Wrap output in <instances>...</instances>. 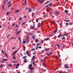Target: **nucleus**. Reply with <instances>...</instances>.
Returning a JSON list of instances; mask_svg holds the SVG:
<instances>
[{
	"instance_id": "nucleus-31",
	"label": "nucleus",
	"mask_w": 73,
	"mask_h": 73,
	"mask_svg": "<svg viewBox=\"0 0 73 73\" xmlns=\"http://www.w3.org/2000/svg\"><path fill=\"white\" fill-rule=\"evenodd\" d=\"M35 58V56H33V58H32V60H33L34 59V58Z\"/></svg>"
},
{
	"instance_id": "nucleus-23",
	"label": "nucleus",
	"mask_w": 73,
	"mask_h": 73,
	"mask_svg": "<svg viewBox=\"0 0 73 73\" xmlns=\"http://www.w3.org/2000/svg\"><path fill=\"white\" fill-rule=\"evenodd\" d=\"M64 12H65V13H68V10H65Z\"/></svg>"
},
{
	"instance_id": "nucleus-33",
	"label": "nucleus",
	"mask_w": 73,
	"mask_h": 73,
	"mask_svg": "<svg viewBox=\"0 0 73 73\" xmlns=\"http://www.w3.org/2000/svg\"><path fill=\"white\" fill-rule=\"evenodd\" d=\"M2 9H4V5H2Z\"/></svg>"
},
{
	"instance_id": "nucleus-11",
	"label": "nucleus",
	"mask_w": 73,
	"mask_h": 73,
	"mask_svg": "<svg viewBox=\"0 0 73 73\" xmlns=\"http://www.w3.org/2000/svg\"><path fill=\"white\" fill-rule=\"evenodd\" d=\"M8 66H9V67H12V65L11 64H9L8 65Z\"/></svg>"
},
{
	"instance_id": "nucleus-61",
	"label": "nucleus",
	"mask_w": 73,
	"mask_h": 73,
	"mask_svg": "<svg viewBox=\"0 0 73 73\" xmlns=\"http://www.w3.org/2000/svg\"><path fill=\"white\" fill-rule=\"evenodd\" d=\"M33 15H34V13H32V17H33Z\"/></svg>"
},
{
	"instance_id": "nucleus-7",
	"label": "nucleus",
	"mask_w": 73,
	"mask_h": 73,
	"mask_svg": "<svg viewBox=\"0 0 73 73\" xmlns=\"http://www.w3.org/2000/svg\"><path fill=\"white\" fill-rule=\"evenodd\" d=\"M21 31V30H20L19 31H18L17 33L16 34V35H18V34H19V33H20Z\"/></svg>"
},
{
	"instance_id": "nucleus-45",
	"label": "nucleus",
	"mask_w": 73,
	"mask_h": 73,
	"mask_svg": "<svg viewBox=\"0 0 73 73\" xmlns=\"http://www.w3.org/2000/svg\"><path fill=\"white\" fill-rule=\"evenodd\" d=\"M25 5H26V4H27V2H26V0H25Z\"/></svg>"
},
{
	"instance_id": "nucleus-36",
	"label": "nucleus",
	"mask_w": 73,
	"mask_h": 73,
	"mask_svg": "<svg viewBox=\"0 0 73 73\" xmlns=\"http://www.w3.org/2000/svg\"><path fill=\"white\" fill-rule=\"evenodd\" d=\"M28 35H33V34H31V33H28Z\"/></svg>"
},
{
	"instance_id": "nucleus-35",
	"label": "nucleus",
	"mask_w": 73,
	"mask_h": 73,
	"mask_svg": "<svg viewBox=\"0 0 73 73\" xmlns=\"http://www.w3.org/2000/svg\"><path fill=\"white\" fill-rule=\"evenodd\" d=\"M19 65H20V64H18L16 65V66H19Z\"/></svg>"
},
{
	"instance_id": "nucleus-8",
	"label": "nucleus",
	"mask_w": 73,
	"mask_h": 73,
	"mask_svg": "<svg viewBox=\"0 0 73 73\" xmlns=\"http://www.w3.org/2000/svg\"><path fill=\"white\" fill-rule=\"evenodd\" d=\"M57 31H58V29H56V30H55L53 32V33H56V32H57Z\"/></svg>"
},
{
	"instance_id": "nucleus-43",
	"label": "nucleus",
	"mask_w": 73,
	"mask_h": 73,
	"mask_svg": "<svg viewBox=\"0 0 73 73\" xmlns=\"http://www.w3.org/2000/svg\"><path fill=\"white\" fill-rule=\"evenodd\" d=\"M69 34H64L63 36H65V35H68Z\"/></svg>"
},
{
	"instance_id": "nucleus-29",
	"label": "nucleus",
	"mask_w": 73,
	"mask_h": 73,
	"mask_svg": "<svg viewBox=\"0 0 73 73\" xmlns=\"http://www.w3.org/2000/svg\"><path fill=\"white\" fill-rule=\"evenodd\" d=\"M23 44H25L26 43V41H24L23 42Z\"/></svg>"
},
{
	"instance_id": "nucleus-18",
	"label": "nucleus",
	"mask_w": 73,
	"mask_h": 73,
	"mask_svg": "<svg viewBox=\"0 0 73 73\" xmlns=\"http://www.w3.org/2000/svg\"><path fill=\"white\" fill-rule=\"evenodd\" d=\"M19 12V10H17L15 11V13H17V12Z\"/></svg>"
},
{
	"instance_id": "nucleus-20",
	"label": "nucleus",
	"mask_w": 73,
	"mask_h": 73,
	"mask_svg": "<svg viewBox=\"0 0 73 73\" xmlns=\"http://www.w3.org/2000/svg\"><path fill=\"white\" fill-rule=\"evenodd\" d=\"M44 1V0L43 1H39V2L40 3H43Z\"/></svg>"
},
{
	"instance_id": "nucleus-28",
	"label": "nucleus",
	"mask_w": 73,
	"mask_h": 73,
	"mask_svg": "<svg viewBox=\"0 0 73 73\" xmlns=\"http://www.w3.org/2000/svg\"><path fill=\"white\" fill-rule=\"evenodd\" d=\"M27 56H24L23 58V59H24L25 58H27Z\"/></svg>"
},
{
	"instance_id": "nucleus-38",
	"label": "nucleus",
	"mask_w": 73,
	"mask_h": 73,
	"mask_svg": "<svg viewBox=\"0 0 73 73\" xmlns=\"http://www.w3.org/2000/svg\"><path fill=\"white\" fill-rule=\"evenodd\" d=\"M23 53L24 55H27V53L25 52H24Z\"/></svg>"
},
{
	"instance_id": "nucleus-12",
	"label": "nucleus",
	"mask_w": 73,
	"mask_h": 73,
	"mask_svg": "<svg viewBox=\"0 0 73 73\" xmlns=\"http://www.w3.org/2000/svg\"><path fill=\"white\" fill-rule=\"evenodd\" d=\"M52 52H51L50 53L48 54V53H47L46 54H47V55H48V56H50V54H52Z\"/></svg>"
},
{
	"instance_id": "nucleus-41",
	"label": "nucleus",
	"mask_w": 73,
	"mask_h": 73,
	"mask_svg": "<svg viewBox=\"0 0 73 73\" xmlns=\"http://www.w3.org/2000/svg\"><path fill=\"white\" fill-rule=\"evenodd\" d=\"M44 40L42 41L41 42V44H42L43 43H44Z\"/></svg>"
},
{
	"instance_id": "nucleus-13",
	"label": "nucleus",
	"mask_w": 73,
	"mask_h": 73,
	"mask_svg": "<svg viewBox=\"0 0 73 73\" xmlns=\"http://www.w3.org/2000/svg\"><path fill=\"white\" fill-rule=\"evenodd\" d=\"M44 39V40H45V41H47V40H48L49 39V38H47L46 39L45 38Z\"/></svg>"
},
{
	"instance_id": "nucleus-15",
	"label": "nucleus",
	"mask_w": 73,
	"mask_h": 73,
	"mask_svg": "<svg viewBox=\"0 0 73 73\" xmlns=\"http://www.w3.org/2000/svg\"><path fill=\"white\" fill-rule=\"evenodd\" d=\"M50 7H52V3H50V4L48 5Z\"/></svg>"
},
{
	"instance_id": "nucleus-26",
	"label": "nucleus",
	"mask_w": 73,
	"mask_h": 73,
	"mask_svg": "<svg viewBox=\"0 0 73 73\" xmlns=\"http://www.w3.org/2000/svg\"><path fill=\"white\" fill-rule=\"evenodd\" d=\"M32 37H33V39L35 38V36H34V35L32 36Z\"/></svg>"
},
{
	"instance_id": "nucleus-58",
	"label": "nucleus",
	"mask_w": 73,
	"mask_h": 73,
	"mask_svg": "<svg viewBox=\"0 0 73 73\" xmlns=\"http://www.w3.org/2000/svg\"><path fill=\"white\" fill-rule=\"evenodd\" d=\"M35 48L31 49V51H33V50H35Z\"/></svg>"
},
{
	"instance_id": "nucleus-22",
	"label": "nucleus",
	"mask_w": 73,
	"mask_h": 73,
	"mask_svg": "<svg viewBox=\"0 0 73 73\" xmlns=\"http://www.w3.org/2000/svg\"><path fill=\"white\" fill-rule=\"evenodd\" d=\"M0 67L1 68H3V64H1V65H0Z\"/></svg>"
},
{
	"instance_id": "nucleus-14",
	"label": "nucleus",
	"mask_w": 73,
	"mask_h": 73,
	"mask_svg": "<svg viewBox=\"0 0 73 73\" xmlns=\"http://www.w3.org/2000/svg\"><path fill=\"white\" fill-rule=\"evenodd\" d=\"M29 11H30V12H32V10L29 8Z\"/></svg>"
},
{
	"instance_id": "nucleus-9",
	"label": "nucleus",
	"mask_w": 73,
	"mask_h": 73,
	"mask_svg": "<svg viewBox=\"0 0 73 73\" xmlns=\"http://www.w3.org/2000/svg\"><path fill=\"white\" fill-rule=\"evenodd\" d=\"M31 29H33L34 28H35V27H34L33 26H31Z\"/></svg>"
},
{
	"instance_id": "nucleus-19",
	"label": "nucleus",
	"mask_w": 73,
	"mask_h": 73,
	"mask_svg": "<svg viewBox=\"0 0 73 73\" xmlns=\"http://www.w3.org/2000/svg\"><path fill=\"white\" fill-rule=\"evenodd\" d=\"M41 45V44L39 43V44H36V45L38 47V46H39V45Z\"/></svg>"
},
{
	"instance_id": "nucleus-17",
	"label": "nucleus",
	"mask_w": 73,
	"mask_h": 73,
	"mask_svg": "<svg viewBox=\"0 0 73 73\" xmlns=\"http://www.w3.org/2000/svg\"><path fill=\"white\" fill-rule=\"evenodd\" d=\"M33 64L34 65V66H36V64H35V62H33Z\"/></svg>"
},
{
	"instance_id": "nucleus-46",
	"label": "nucleus",
	"mask_w": 73,
	"mask_h": 73,
	"mask_svg": "<svg viewBox=\"0 0 73 73\" xmlns=\"http://www.w3.org/2000/svg\"><path fill=\"white\" fill-rule=\"evenodd\" d=\"M56 45H57V46L58 47V48H60V46H59V45H58V44H57Z\"/></svg>"
},
{
	"instance_id": "nucleus-21",
	"label": "nucleus",
	"mask_w": 73,
	"mask_h": 73,
	"mask_svg": "<svg viewBox=\"0 0 73 73\" xmlns=\"http://www.w3.org/2000/svg\"><path fill=\"white\" fill-rule=\"evenodd\" d=\"M49 9H50V7H47V8L46 9L47 11H48V10H49Z\"/></svg>"
},
{
	"instance_id": "nucleus-44",
	"label": "nucleus",
	"mask_w": 73,
	"mask_h": 73,
	"mask_svg": "<svg viewBox=\"0 0 73 73\" xmlns=\"http://www.w3.org/2000/svg\"><path fill=\"white\" fill-rule=\"evenodd\" d=\"M15 25V23H14L13 25L12 26V27H14Z\"/></svg>"
},
{
	"instance_id": "nucleus-2",
	"label": "nucleus",
	"mask_w": 73,
	"mask_h": 73,
	"mask_svg": "<svg viewBox=\"0 0 73 73\" xmlns=\"http://www.w3.org/2000/svg\"><path fill=\"white\" fill-rule=\"evenodd\" d=\"M26 53L29 57H31V55H30V53L29 52L28 50L26 51Z\"/></svg>"
},
{
	"instance_id": "nucleus-37",
	"label": "nucleus",
	"mask_w": 73,
	"mask_h": 73,
	"mask_svg": "<svg viewBox=\"0 0 73 73\" xmlns=\"http://www.w3.org/2000/svg\"><path fill=\"white\" fill-rule=\"evenodd\" d=\"M12 4V3H11L10 4H9V6H8V7H10V6H11V5Z\"/></svg>"
},
{
	"instance_id": "nucleus-63",
	"label": "nucleus",
	"mask_w": 73,
	"mask_h": 73,
	"mask_svg": "<svg viewBox=\"0 0 73 73\" xmlns=\"http://www.w3.org/2000/svg\"><path fill=\"white\" fill-rule=\"evenodd\" d=\"M63 73H68V72H63Z\"/></svg>"
},
{
	"instance_id": "nucleus-6",
	"label": "nucleus",
	"mask_w": 73,
	"mask_h": 73,
	"mask_svg": "<svg viewBox=\"0 0 73 73\" xmlns=\"http://www.w3.org/2000/svg\"><path fill=\"white\" fill-rule=\"evenodd\" d=\"M17 51H16L15 52H13V56H15V55L16 54V53H17Z\"/></svg>"
},
{
	"instance_id": "nucleus-50",
	"label": "nucleus",
	"mask_w": 73,
	"mask_h": 73,
	"mask_svg": "<svg viewBox=\"0 0 73 73\" xmlns=\"http://www.w3.org/2000/svg\"><path fill=\"white\" fill-rule=\"evenodd\" d=\"M5 56H7V57H8V55H7V54L5 53Z\"/></svg>"
},
{
	"instance_id": "nucleus-54",
	"label": "nucleus",
	"mask_w": 73,
	"mask_h": 73,
	"mask_svg": "<svg viewBox=\"0 0 73 73\" xmlns=\"http://www.w3.org/2000/svg\"><path fill=\"white\" fill-rule=\"evenodd\" d=\"M13 63H15L16 62H17L16 61H13L12 62Z\"/></svg>"
},
{
	"instance_id": "nucleus-16",
	"label": "nucleus",
	"mask_w": 73,
	"mask_h": 73,
	"mask_svg": "<svg viewBox=\"0 0 73 73\" xmlns=\"http://www.w3.org/2000/svg\"><path fill=\"white\" fill-rule=\"evenodd\" d=\"M38 41V40L37 39H36V40H35V42H37Z\"/></svg>"
},
{
	"instance_id": "nucleus-42",
	"label": "nucleus",
	"mask_w": 73,
	"mask_h": 73,
	"mask_svg": "<svg viewBox=\"0 0 73 73\" xmlns=\"http://www.w3.org/2000/svg\"><path fill=\"white\" fill-rule=\"evenodd\" d=\"M18 39H19L20 42H21V39H20V38H18Z\"/></svg>"
},
{
	"instance_id": "nucleus-56",
	"label": "nucleus",
	"mask_w": 73,
	"mask_h": 73,
	"mask_svg": "<svg viewBox=\"0 0 73 73\" xmlns=\"http://www.w3.org/2000/svg\"><path fill=\"white\" fill-rule=\"evenodd\" d=\"M39 49H41V46H40L38 47Z\"/></svg>"
},
{
	"instance_id": "nucleus-27",
	"label": "nucleus",
	"mask_w": 73,
	"mask_h": 73,
	"mask_svg": "<svg viewBox=\"0 0 73 73\" xmlns=\"http://www.w3.org/2000/svg\"><path fill=\"white\" fill-rule=\"evenodd\" d=\"M56 13V15H59V14H60V13L58 12H57Z\"/></svg>"
},
{
	"instance_id": "nucleus-48",
	"label": "nucleus",
	"mask_w": 73,
	"mask_h": 73,
	"mask_svg": "<svg viewBox=\"0 0 73 73\" xmlns=\"http://www.w3.org/2000/svg\"><path fill=\"white\" fill-rule=\"evenodd\" d=\"M51 22H52V23H53L54 24H55V23H56V22H54L53 21H51Z\"/></svg>"
},
{
	"instance_id": "nucleus-40",
	"label": "nucleus",
	"mask_w": 73,
	"mask_h": 73,
	"mask_svg": "<svg viewBox=\"0 0 73 73\" xmlns=\"http://www.w3.org/2000/svg\"><path fill=\"white\" fill-rule=\"evenodd\" d=\"M49 50V48H46L45 49L46 51V50Z\"/></svg>"
},
{
	"instance_id": "nucleus-57",
	"label": "nucleus",
	"mask_w": 73,
	"mask_h": 73,
	"mask_svg": "<svg viewBox=\"0 0 73 73\" xmlns=\"http://www.w3.org/2000/svg\"><path fill=\"white\" fill-rule=\"evenodd\" d=\"M36 23H38V20H37V19H36Z\"/></svg>"
},
{
	"instance_id": "nucleus-49",
	"label": "nucleus",
	"mask_w": 73,
	"mask_h": 73,
	"mask_svg": "<svg viewBox=\"0 0 73 73\" xmlns=\"http://www.w3.org/2000/svg\"><path fill=\"white\" fill-rule=\"evenodd\" d=\"M15 37H12L11 39H12V40H13V39H14V38H15Z\"/></svg>"
},
{
	"instance_id": "nucleus-32",
	"label": "nucleus",
	"mask_w": 73,
	"mask_h": 73,
	"mask_svg": "<svg viewBox=\"0 0 73 73\" xmlns=\"http://www.w3.org/2000/svg\"><path fill=\"white\" fill-rule=\"evenodd\" d=\"M61 36H62V35H59L58 36V38L59 37H60Z\"/></svg>"
},
{
	"instance_id": "nucleus-62",
	"label": "nucleus",
	"mask_w": 73,
	"mask_h": 73,
	"mask_svg": "<svg viewBox=\"0 0 73 73\" xmlns=\"http://www.w3.org/2000/svg\"><path fill=\"white\" fill-rule=\"evenodd\" d=\"M25 22H24V23H23L22 24V25H24V24H25Z\"/></svg>"
},
{
	"instance_id": "nucleus-53",
	"label": "nucleus",
	"mask_w": 73,
	"mask_h": 73,
	"mask_svg": "<svg viewBox=\"0 0 73 73\" xmlns=\"http://www.w3.org/2000/svg\"><path fill=\"white\" fill-rule=\"evenodd\" d=\"M26 40H27V41H29V40L28 38H26Z\"/></svg>"
},
{
	"instance_id": "nucleus-39",
	"label": "nucleus",
	"mask_w": 73,
	"mask_h": 73,
	"mask_svg": "<svg viewBox=\"0 0 73 73\" xmlns=\"http://www.w3.org/2000/svg\"><path fill=\"white\" fill-rule=\"evenodd\" d=\"M62 40H65V37H64L63 38H62Z\"/></svg>"
},
{
	"instance_id": "nucleus-52",
	"label": "nucleus",
	"mask_w": 73,
	"mask_h": 73,
	"mask_svg": "<svg viewBox=\"0 0 73 73\" xmlns=\"http://www.w3.org/2000/svg\"><path fill=\"white\" fill-rule=\"evenodd\" d=\"M48 6H49V5H48L46 6L45 7L46 8V7H48Z\"/></svg>"
},
{
	"instance_id": "nucleus-51",
	"label": "nucleus",
	"mask_w": 73,
	"mask_h": 73,
	"mask_svg": "<svg viewBox=\"0 0 73 73\" xmlns=\"http://www.w3.org/2000/svg\"><path fill=\"white\" fill-rule=\"evenodd\" d=\"M44 50H43L42 51V52L40 53V54H42V53H43V52H44Z\"/></svg>"
},
{
	"instance_id": "nucleus-4",
	"label": "nucleus",
	"mask_w": 73,
	"mask_h": 73,
	"mask_svg": "<svg viewBox=\"0 0 73 73\" xmlns=\"http://www.w3.org/2000/svg\"><path fill=\"white\" fill-rule=\"evenodd\" d=\"M29 69H31V68H32V64H30L29 65Z\"/></svg>"
},
{
	"instance_id": "nucleus-25",
	"label": "nucleus",
	"mask_w": 73,
	"mask_h": 73,
	"mask_svg": "<svg viewBox=\"0 0 73 73\" xmlns=\"http://www.w3.org/2000/svg\"><path fill=\"white\" fill-rule=\"evenodd\" d=\"M3 61H7V59H3Z\"/></svg>"
},
{
	"instance_id": "nucleus-3",
	"label": "nucleus",
	"mask_w": 73,
	"mask_h": 73,
	"mask_svg": "<svg viewBox=\"0 0 73 73\" xmlns=\"http://www.w3.org/2000/svg\"><path fill=\"white\" fill-rule=\"evenodd\" d=\"M11 13V11H10V12L7 11L6 14V15L8 16V15H9L10 13Z\"/></svg>"
},
{
	"instance_id": "nucleus-24",
	"label": "nucleus",
	"mask_w": 73,
	"mask_h": 73,
	"mask_svg": "<svg viewBox=\"0 0 73 73\" xmlns=\"http://www.w3.org/2000/svg\"><path fill=\"white\" fill-rule=\"evenodd\" d=\"M31 70H32L34 69V68H31L30 69H29Z\"/></svg>"
},
{
	"instance_id": "nucleus-34",
	"label": "nucleus",
	"mask_w": 73,
	"mask_h": 73,
	"mask_svg": "<svg viewBox=\"0 0 73 73\" xmlns=\"http://www.w3.org/2000/svg\"><path fill=\"white\" fill-rule=\"evenodd\" d=\"M70 20H67L65 21H66V22H69V21H70Z\"/></svg>"
},
{
	"instance_id": "nucleus-30",
	"label": "nucleus",
	"mask_w": 73,
	"mask_h": 73,
	"mask_svg": "<svg viewBox=\"0 0 73 73\" xmlns=\"http://www.w3.org/2000/svg\"><path fill=\"white\" fill-rule=\"evenodd\" d=\"M49 3V1H48L45 3V4H48Z\"/></svg>"
},
{
	"instance_id": "nucleus-59",
	"label": "nucleus",
	"mask_w": 73,
	"mask_h": 73,
	"mask_svg": "<svg viewBox=\"0 0 73 73\" xmlns=\"http://www.w3.org/2000/svg\"><path fill=\"white\" fill-rule=\"evenodd\" d=\"M13 58L15 60L16 59V58L15 57V56H13Z\"/></svg>"
},
{
	"instance_id": "nucleus-60",
	"label": "nucleus",
	"mask_w": 73,
	"mask_h": 73,
	"mask_svg": "<svg viewBox=\"0 0 73 73\" xmlns=\"http://www.w3.org/2000/svg\"><path fill=\"white\" fill-rule=\"evenodd\" d=\"M2 52L3 53V54H4V50H2Z\"/></svg>"
},
{
	"instance_id": "nucleus-47",
	"label": "nucleus",
	"mask_w": 73,
	"mask_h": 73,
	"mask_svg": "<svg viewBox=\"0 0 73 73\" xmlns=\"http://www.w3.org/2000/svg\"><path fill=\"white\" fill-rule=\"evenodd\" d=\"M66 25H69V23H66Z\"/></svg>"
},
{
	"instance_id": "nucleus-10",
	"label": "nucleus",
	"mask_w": 73,
	"mask_h": 73,
	"mask_svg": "<svg viewBox=\"0 0 73 73\" xmlns=\"http://www.w3.org/2000/svg\"><path fill=\"white\" fill-rule=\"evenodd\" d=\"M41 25H40V23H39V24H38V27L39 28H40V26H41Z\"/></svg>"
},
{
	"instance_id": "nucleus-64",
	"label": "nucleus",
	"mask_w": 73,
	"mask_h": 73,
	"mask_svg": "<svg viewBox=\"0 0 73 73\" xmlns=\"http://www.w3.org/2000/svg\"><path fill=\"white\" fill-rule=\"evenodd\" d=\"M16 27H18V25H16Z\"/></svg>"
},
{
	"instance_id": "nucleus-5",
	"label": "nucleus",
	"mask_w": 73,
	"mask_h": 73,
	"mask_svg": "<svg viewBox=\"0 0 73 73\" xmlns=\"http://www.w3.org/2000/svg\"><path fill=\"white\" fill-rule=\"evenodd\" d=\"M27 59L25 58L24 60V62L27 63Z\"/></svg>"
},
{
	"instance_id": "nucleus-55",
	"label": "nucleus",
	"mask_w": 73,
	"mask_h": 73,
	"mask_svg": "<svg viewBox=\"0 0 73 73\" xmlns=\"http://www.w3.org/2000/svg\"><path fill=\"white\" fill-rule=\"evenodd\" d=\"M1 62V63H4V62H3V61H0Z\"/></svg>"
},
{
	"instance_id": "nucleus-1",
	"label": "nucleus",
	"mask_w": 73,
	"mask_h": 73,
	"mask_svg": "<svg viewBox=\"0 0 73 73\" xmlns=\"http://www.w3.org/2000/svg\"><path fill=\"white\" fill-rule=\"evenodd\" d=\"M68 66V64H66L64 65V67L66 69H68V68H69V67Z\"/></svg>"
}]
</instances>
